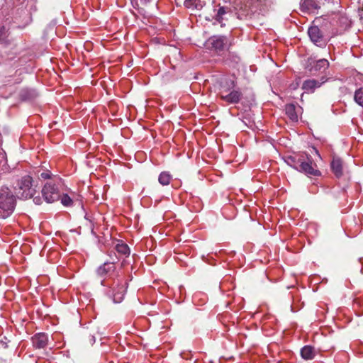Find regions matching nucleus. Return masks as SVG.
Returning <instances> with one entry per match:
<instances>
[{
  "mask_svg": "<svg viewBox=\"0 0 363 363\" xmlns=\"http://www.w3.org/2000/svg\"><path fill=\"white\" fill-rule=\"evenodd\" d=\"M48 338L45 333H38L32 337L33 345L35 348H44L48 344Z\"/></svg>",
  "mask_w": 363,
  "mask_h": 363,
  "instance_id": "obj_11",
  "label": "nucleus"
},
{
  "mask_svg": "<svg viewBox=\"0 0 363 363\" xmlns=\"http://www.w3.org/2000/svg\"><path fill=\"white\" fill-rule=\"evenodd\" d=\"M251 4H259V1H258V0H256V1L252 0Z\"/></svg>",
  "mask_w": 363,
  "mask_h": 363,
  "instance_id": "obj_27",
  "label": "nucleus"
},
{
  "mask_svg": "<svg viewBox=\"0 0 363 363\" xmlns=\"http://www.w3.org/2000/svg\"><path fill=\"white\" fill-rule=\"evenodd\" d=\"M38 200H39V199H38V198H35V199H34V201H35V202L36 203H38Z\"/></svg>",
  "mask_w": 363,
  "mask_h": 363,
  "instance_id": "obj_29",
  "label": "nucleus"
},
{
  "mask_svg": "<svg viewBox=\"0 0 363 363\" xmlns=\"http://www.w3.org/2000/svg\"><path fill=\"white\" fill-rule=\"evenodd\" d=\"M315 354V352L314 348L309 345L304 346L301 350V355L302 358L306 360L313 359Z\"/></svg>",
  "mask_w": 363,
  "mask_h": 363,
  "instance_id": "obj_15",
  "label": "nucleus"
},
{
  "mask_svg": "<svg viewBox=\"0 0 363 363\" xmlns=\"http://www.w3.org/2000/svg\"><path fill=\"white\" fill-rule=\"evenodd\" d=\"M125 291V284H118L116 287H113L108 291V296L113 299L114 303H121L123 300Z\"/></svg>",
  "mask_w": 363,
  "mask_h": 363,
  "instance_id": "obj_7",
  "label": "nucleus"
},
{
  "mask_svg": "<svg viewBox=\"0 0 363 363\" xmlns=\"http://www.w3.org/2000/svg\"><path fill=\"white\" fill-rule=\"evenodd\" d=\"M16 197L11 190L7 186L0 189V218L9 217L14 211Z\"/></svg>",
  "mask_w": 363,
  "mask_h": 363,
  "instance_id": "obj_3",
  "label": "nucleus"
},
{
  "mask_svg": "<svg viewBox=\"0 0 363 363\" xmlns=\"http://www.w3.org/2000/svg\"><path fill=\"white\" fill-rule=\"evenodd\" d=\"M286 115L293 121H298V115L296 112V106L294 104H287L285 107Z\"/></svg>",
  "mask_w": 363,
  "mask_h": 363,
  "instance_id": "obj_17",
  "label": "nucleus"
},
{
  "mask_svg": "<svg viewBox=\"0 0 363 363\" xmlns=\"http://www.w3.org/2000/svg\"><path fill=\"white\" fill-rule=\"evenodd\" d=\"M325 79L322 78V81L320 82L316 79H308L303 82L302 84V89L306 92H313L316 88L320 87L324 82H325Z\"/></svg>",
  "mask_w": 363,
  "mask_h": 363,
  "instance_id": "obj_10",
  "label": "nucleus"
},
{
  "mask_svg": "<svg viewBox=\"0 0 363 363\" xmlns=\"http://www.w3.org/2000/svg\"><path fill=\"white\" fill-rule=\"evenodd\" d=\"M284 160L288 165L308 177H319L321 174L311 156L306 152L286 156Z\"/></svg>",
  "mask_w": 363,
  "mask_h": 363,
  "instance_id": "obj_1",
  "label": "nucleus"
},
{
  "mask_svg": "<svg viewBox=\"0 0 363 363\" xmlns=\"http://www.w3.org/2000/svg\"><path fill=\"white\" fill-rule=\"evenodd\" d=\"M218 96L228 104H236L242 99V93L234 79L224 78L219 82Z\"/></svg>",
  "mask_w": 363,
  "mask_h": 363,
  "instance_id": "obj_2",
  "label": "nucleus"
},
{
  "mask_svg": "<svg viewBox=\"0 0 363 363\" xmlns=\"http://www.w3.org/2000/svg\"><path fill=\"white\" fill-rule=\"evenodd\" d=\"M313 149L314 152H315V154H316L318 157H320V154H319V152H318V150H317L316 148H315V147H313Z\"/></svg>",
  "mask_w": 363,
  "mask_h": 363,
  "instance_id": "obj_26",
  "label": "nucleus"
},
{
  "mask_svg": "<svg viewBox=\"0 0 363 363\" xmlns=\"http://www.w3.org/2000/svg\"><path fill=\"white\" fill-rule=\"evenodd\" d=\"M311 40L316 45L322 47L326 45L323 33L317 26H312L308 30Z\"/></svg>",
  "mask_w": 363,
  "mask_h": 363,
  "instance_id": "obj_6",
  "label": "nucleus"
},
{
  "mask_svg": "<svg viewBox=\"0 0 363 363\" xmlns=\"http://www.w3.org/2000/svg\"><path fill=\"white\" fill-rule=\"evenodd\" d=\"M184 5L186 8L201 10L205 5L201 0H185Z\"/></svg>",
  "mask_w": 363,
  "mask_h": 363,
  "instance_id": "obj_14",
  "label": "nucleus"
},
{
  "mask_svg": "<svg viewBox=\"0 0 363 363\" xmlns=\"http://www.w3.org/2000/svg\"><path fill=\"white\" fill-rule=\"evenodd\" d=\"M40 177L45 179H50V175L48 172H43L41 174H40Z\"/></svg>",
  "mask_w": 363,
  "mask_h": 363,
  "instance_id": "obj_25",
  "label": "nucleus"
},
{
  "mask_svg": "<svg viewBox=\"0 0 363 363\" xmlns=\"http://www.w3.org/2000/svg\"><path fill=\"white\" fill-rule=\"evenodd\" d=\"M118 254L122 255L128 256L130 255V249L128 245L125 243H118L115 247Z\"/></svg>",
  "mask_w": 363,
  "mask_h": 363,
  "instance_id": "obj_18",
  "label": "nucleus"
},
{
  "mask_svg": "<svg viewBox=\"0 0 363 363\" xmlns=\"http://www.w3.org/2000/svg\"><path fill=\"white\" fill-rule=\"evenodd\" d=\"M228 9L225 6L219 7L215 16V19L217 22L219 23H223V21L224 20V15L227 13Z\"/></svg>",
  "mask_w": 363,
  "mask_h": 363,
  "instance_id": "obj_20",
  "label": "nucleus"
},
{
  "mask_svg": "<svg viewBox=\"0 0 363 363\" xmlns=\"http://www.w3.org/2000/svg\"><path fill=\"white\" fill-rule=\"evenodd\" d=\"M331 169L337 177H340L342 175V161L338 158H334L331 162Z\"/></svg>",
  "mask_w": 363,
  "mask_h": 363,
  "instance_id": "obj_13",
  "label": "nucleus"
},
{
  "mask_svg": "<svg viewBox=\"0 0 363 363\" xmlns=\"http://www.w3.org/2000/svg\"><path fill=\"white\" fill-rule=\"evenodd\" d=\"M61 203L65 206H71L73 203V200L67 195L63 194L61 197Z\"/></svg>",
  "mask_w": 363,
  "mask_h": 363,
  "instance_id": "obj_23",
  "label": "nucleus"
},
{
  "mask_svg": "<svg viewBox=\"0 0 363 363\" xmlns=\"http://www.w3.org/2000/svg\"><path fill=\"white\" fill-rule=\"evenodd\" d=\"M115 269L116 267L113 260L112 262H106L97 269L96 273L99 277H103L113 272Z\"/></svg>",
  "mask_w": 363,
  "mask_h": 363,
  "instance_id": "obj_9",
  "label": "nucleus"
},
{
  "mask_svg": "<svg viewBox=\"0 0 363 363\" xmlns=\"http://www.w3.org/2000/svg\"><path fill=\"white\" fill-rule=\"evenodd\" d=\"M354 101L359 106L363 107V88H359L354 91Z\"/></svg>",
  "mask_w": 363,
  "mask_h": 363,
  "instance_id": "obj_21",
  "label": "nucleus"
},
{
  "mask_svg": "<svg viewBox=\"0 0 363 363\" xmlns=\"http://www.w3.org/2000/svg\"><path fill=\"white\" fill-rule=\"evenodd\" d=\"M301 8L306 13H314L319 6L314 0H303L301 4Z\"/></svg>",
  "mask_w": 363,
  "mask_h": 363,
  "instance_id": "obj_12",
  "label": "nucleus"
},
{
  "mask_svg": "<svg viewBox=\"0 0 363 363\" xmlns=\"http://www.w3.org/2000/svg\"><path fill=\"white\" fill-rule=\"evenodd\" d=\"M249 10H250V11L251 13H255V12H256V10H254L252 8H250V9H249Z\"/></svg>",
  "mask_w": 363,
  "mask_h": 363,
  "instance_id": "obj_28",
  "label": "nucleus"
},
{
  "mask_svg": "<svg viewBox=\"0 0 363 363\" xmlns=\"http://www.w3.org/2000/svg\"><path fill=\"white\" fill-rule=\"evenodd\" d=\"M38 96L37 92L34 89H25L21 91L20 96L24 101L33 100Z\"/></svg>",
  "mask_w": 363,
  "mask_h": 363,
  "instance_id": "obj_16",
  "label": "nucleus"
},
{
  "mask_svg": "<svg viewBox=\"0 0 363 363\" xmlns=\"http://www.w3.org/2000/svg\"><path fill=\"white\" fill-rule=\"evenodd\" d=\"M209 42L212 47L217 50H223L228 45V40L225 36H213L210 38Z\"/></svg>",
  "mask_w": 363,
  "mask_h": 363,
  "instance_id": "obj_8",
  "label": "nucleus"
},
{
  "mask_svg": "<svg viewBox=\"0 0 363 363\" xmlns=\"http://www.w3.org/2000/svg\"><path fill=\"white\" fill-rule=\"evenodd\" d=\"M59 184L60 182L56 184L54 182H48L44 185L42 189V194L46 202L52 203L60 199Z\"/></svg>",
  "mask_w": 363,
  "mask_h": 363,
  "instance_id": "obj_5",
  "label": "nucleus"
},
{
  "mask_svg": "<svg viewBox=\"0 0 363 363\" xmlns=\"http://www.w3.org/2000/svg\"><path fill=\"white\" fill-rule=\"evenodd\" d=\"M7 30L5 28V26H1L0 27V40L4 41L7 38Z\"/></svg>",
  "mask_w": 363,
  "mask_h": 363,
  "instance_id": "obj_24",
  "label": "nucleus"
},
{
  "mask_svg": "<svg viewBox=\"0 0 363 363\" xmlns=\"http://www.w3.org/2000/svg\"><path fill=\"white\" fill-rule=\"evenodd\" d=\"M172 179V175L167 172L160 173V184L168 185Z\"/></svg>",
  "mask_w": 363,
  "mask_h": 363,
  "instance_id": "obj_22",
  "label": "nucleus"
},
{
  "mask_svg": "<svg viewBox=\"0 0 363 363\" xmlns=\"http://www.w3.org/2000/svg\"><path fill=\"white\" fill-rule=\"evenodd\" d=\"M328 67H329L328 61L325 59H321V60H318L315 62V64L313 68L315 71H321V70L324 71L326 69H328Z\"/></svg>",
  "mask_w": 363,
  "mask_h": 363,
  "instance_id": "obj_19",
  "label": "nucleus"
},
{
  "mask_svg": "<svg viewBox=\"0 0 363 363\" xmlns=\"http://www.w3.org/2000/svg\"><path fill=\"white\" fill-rule=\"evenodd\" d=\"M32 177L26 175L23 177L18 182L16 194L18 198L22 199H30L35 194V189L32 184Z\"/></svg>",
  "mask_w": 363,
  "mask_h": 363,
  "instance_id": "obj_4",
  "label": "nucleus"
}]
</instances>
